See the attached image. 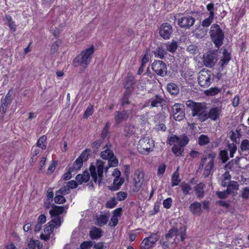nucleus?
Segmentation results:
<instances>
[{
  "label": "nucleus",
  "instance_id": "f257e3e1",
  "mask_svg": "<svg viewBox=\"0 0 249 249\" xmlns=\"http://www.w3.org/2000/svg\"><path fill=\"white\" fill-rule=\"evenodd\" d=\"M108 166L104 167L105 162L101 160H97L96 161L97 171H96V167L93 165H90L89 171L91 176L94 182H98L99 185H101L102 183L103 178V170L105 168V172H107L108 168L110 167H116L118 164V159L114 155L108 159Z\"/></svg>",
  "mask_w": 249,
  "mask_h": 249
},
{
  "label": "nucleus",
  "instance_id": "f03ea898",
  "mask_svg": "<svg viewBox=\"0 0 249 249\" xmlns=\"http://www.w3.org/2000/svg\"><path fill=\"white\" fill-rule=\"evenodd\" d=\"M186 105L191 110L193 117H196L201 122L206 121L207 107L204 103H197L188 100L186 102Z\"/></svg>",
  "mask_w": 249,
  "mask_h": 249
},
{
  "label": "nucleus",
  "instance_id": "7ed1b4c3",
  "mask_svg": "<svg viewBox=\"0 0 249 249\" xmlns=\"http://www.w3.org/2000/svg\"><path fill=\"white\" fill-rule=\"evenodd\" d=\"M94 51L93 45L83 51L74 58L73 62L74 66L77 67L80 65L86 67L90 62Z\"/></svg>",
  "mask_w": 249,
  "mask_h": 249
},
{
  "label": "nucleus",
  "instance_id": "20e7f679",
  "mask_svg": "<svg viewBox=\"0 0 249 249\" xmlns=\"http://www.w3.org/2000/svg\"><path fill=\"white\" fill-rule=\"evenodd\" d=\"M210 37L215 47L219 48L223 44L224 34L220 26L217 24H213L209 32Z\"/></svg>",
  "mask_w": 249,
  "mask_h": 249
},
{
  "label": "nucleus",
  "instance_id": "39448f33",
  "mask_svg": "<svg viewBox=\"0 0 249 249\" xmlns=\"http://www.w3.org/2000/svg\"><path fill=\"white\" fill-rule=\"evenodd\" d=\"M216 154L215 152H210L205 156H203L201 159V162L199 165L198 169L201 170L205 164V162L208 159L210 160L205 165V169L203 172V176L204 177H208L211 174L212 170L214 166V160L216 158Z\"/></svg>",
  "mask_w": 249,
  "mask_h": 249
},
{
  "label": "nucleus",
  "instance_id": "423d86ee",
  "mask_svg": "<svg viewBox=\"0 0 249 249\" xmlns=\"http://www.w3.org/2000/svg\"><path fill=\"white\" fill-rule=\"evenodd\" d=\"M155 146L154 141L149 137H144L140 139L137 144V149L139 153L143 155H148L152 151Z\"/></svg>",
  "mask_w": 249,
  "mask_h": 249
},
{
  "label": "nucleus",
  "instance_id": "0eeeda50",
  "mask_svg": "<svg viewBox=\"0 0 249 249\" xmlns=\"http://www.w3.org/2000/svg\"><path fill=\"white\" fill-rule=\"evenodd\" d=\"M213 80V79L210 71L203 70L199 72L198 82L201 87L204 88L208 87Z\"/></svg>",
  "mask_w": 249,
  "mask_h": 249
},
{
  "label": "nucleus",
  "instance_id": "6e6552de",
  "mask_svg": "<svg viewBox=\"0 0 249 249\" xmlns=\"http://www.w3.org/2000/svg\"><path fill=\"white\" fill-rule=\"evenodd\" d=\"M144 181V173L140 170L135 171L133 178V188L134 192H138L141 188Z\"/></svg>",
  "mask_w": 249,
  "mask_h": 249
},
{
  "label": "nucleus",
  "instance_id": "1a4fd4ad",
  "mask_svg": "<svg viewBox=\"0 0 249 249\" xmlns=\"http://www.w3.org/2000/svg\"><path fill=\"white\" fill-rule=\"evenodd\" d=\"M152 69L159 76L164 77L167 75V66L162 61H155L152 64Z\"/></svg>",
  "mask_w": 249,
  "mask_h": 249
},
{
  "label": "nucleus",
  "instance_id": "9d476101",
  "mask_svg": "<svg viewBox=\"0 0 249 249\" xmlns=\"http://www.w3.org/2000/svg\"><path fill=\"white\" fill-rule=\"evenodd\" d=\"M174 119L177 121H180L185 118V108L183 104L176 103L172 107Z\"/></svg>",
  "mask_w": 249,
  "mask_h": 249
},
{
  "label": "nucleus",
  "instance_id": "9b49d317",
  "mask_svg": "<svg viewBox=\"0 0 249 249\" xmlns=\"http://www.w3.org/2000/svg\"><path fill=\"white\" fill-rule=\"evenodd\" d=\"M217 61V54L215 52H209L204 55V65L208 68H212Z\"/></svg>",
  "mask_w": 249,
  "mask_h": 249
},
{
  "label": "nucleus",
  "instance_id": "f8f14e48",
  "mask_svg": "<svg viewBox=\"0 0 249 249\" xmlns=\"http://www.w3.org/2000/svg\"><path fill=\"white\" fill-rule=\"evenodd\" d=\"M195 22V18L190 16L182 17L178 19V24L182 28L189 29Z\"/></svg>",
  "mask_w": 249,
  "mask_h": 249
},
{
  "label": "nucleus",
  "instance_id": "ddd939ff",
  "mask_svg": "<svg viewBox=\"0 0 249 249\" xmlns=\"http://www.w3.org/2000/svg\"><path fill=\"white\" fill-rule=\"evenodd\" d=\"M136 83V80L135 77L131 73H128L124 83V86L125 89V91L132 93L134 90V86Z\"/></svg>",
  "mask_w": 249,
  "mask_h": 249
},
{
  "label": "nucleus",
  "instance_id": "4468645a",
  "mask_svg": "<svg viewBox=\"0 0 249 249\" xmlns=\"http://www.w3.org/2000/svg\"><path fill=\"white\" fill-rule=\"evenodd\" d=\"M172 32V26L168 23H163L160 26L159 30L160 35L165 39H169Z\"/></svg>",
  "mask_w": 249,
  "mask_h": 249
},
{
  "label": "nucleus",
  "instance_id": "2eb2a0df",
  "mask_svg": "<svg viewBox=\"0 0 249 249\" xmlns=\"http://www.w3.org/2000/svg\"><path fill=\"white\" fill-rule=\"evenodd\" d=\"M150 106L152 107H161L166 105V102L164 97L160 94H156L150 100Z\"/></svg>",
  "mask_w": 249,
  "mask_h": 249
},
{
  "label": "nucleus",
  "instance_id": "dca6fc26",
  "mask_svg": "<svg viewBox=\"0 0 249 249\" xmlns=\"http://www.w3.org/2000/svg\"><path fill=\"white\" fill-rule=\"evenodd\" d=\"M129 117L128 111L126 110L116 111L114 113V118L116 125L120 124L123 122L126 121Z\"/></svg>",
  "mask_w": 249,
  "mask_h": 249
},
{
  "label": "nucleus",
  "instance_id": "f3484780",
  "mask_svg": "<svg viewBox=\"0 0 249 249\" xmlns=\"http://www.w3.org/2000/svg\"><path fill=\"white\" fill-rule=\"evenodd\" d=\"M221 109L220 107H215L210 109L209 112L206 110V120L208 119L215 121L217 120L221 116Z\"/></svg>",
  "mask_w": 249,
  "mask_h": 249
},
{
  "label": "nucleus",
  "instance_id": "a211bd4d",
  "mask_svg": "<svg viewBox=\"0 0 249 249\" xmlns=\"http://www.w3.org/2000/svg\"><path fill=\"white\" fill-rule=\"evenodd\" d=\"M111 145L107 144L103 147V151L100 154V157L104 160H107L114 156L113 151L111 150Z\"/></svg>",
  "mask_w": 249,
  "mask_h": 249
},
{
  "label": "nucleus",
  "instance_id": "6ab92c4d",
  "mask_svg": "<svg viewBox=\"0 0 249 249\" xmlns=\"http://www.w3.org/2000/svg\"><path fill=\"white\" fill-rule=\"evenodd\" d=\"M189 209L194 215L200 216L202 213L201 204L197 201H195L190 204Z\"/></svg>",
  "mask_w": 249,
  "mask_h": 249
},
{
  "label": "nucleus",
  "instance_id": "aec40b11",
  "mask_svg": "<svg viewBox=\"0 0 249 249\" xmlns=\"http://www.w3.org/2000/svg\"><path fill=\"white\" fill-rule=\"evenodd\" d=\"M231 60V54L226 49L223 51V56L221 59L218 62V65L222 68H224L225 65H227Z\"/></svg>",
  "mask_w": 249,
  "mask_h": 249
},
{
  "label": "nucleus",
  "instance_id": "412c9836",
  "mask_svg": "<svg viewBox=\"0 0 249 249\" xmlns=\"http://www.w3.org/2000/svg\"><path fill=\"white\" fill-rule=\"evenodd\" d=\"M152 53L156 57L162 59L166 53V51L164 50L161 45H158L157 48L152 51Z\"/></svg>",
  "mask_w": 249,
  "mask_h": 249
},
{
  "label": "nucleus",
  "instance_id": "4be33fe9",
  "mask_svg": "<svg viewBox=\"0 0 249 249\" xmlns=\"http://www.w3.org/2000/svg\"><path fill=\"white\" fill-rule=\"evenodd\" d=\"M64 206L54 205L53 206V209L50 211L49 213L51 217L59 216L64 212Z\"/></svg>",
  "mask_w": 249,
  "mask_h": 249
},
{
  "label": "nucleus",
  "instance_id": "5701e85b",
  "mask_svg": "<svg viewBox=\"0 0 249 249\" xmlns=\"http://www.w3.org/2000/svg\"><path fill=\"white\" fill-rule=\"evenodd\" d=\"M52 219L48 223L50 224V231L49 232H53L55 227H59L61 223L60 216H53Z\"/></svg>",
  "mask_w": 249,
  "mask_h": 249
},
{
  "label": "nucleus",
  "instance_id": "b1692460",
  "mask_svg": "<svg viewBox=\"0 0 249 249\" xmlns=\"http://www.w3.org/2000/svg\"><path fill=\"white\" fill-rule=\"evenodd\" d=\"M102 230L97 227H93L89 232L90 237L92 239H98L102 236Z\"/></svg>",
  "mask_w": 249,
  "mask_h": 249
},
{
  "label": "nucleus",
  "instance_id": "393cba45",
  "mask_svg": "<svg viewBox=\"0 0 249 249\" xmlns=\"http://www.w3.org/2000/svg\"><path fill=\"white\" fill-rule=\"evenodd\" d=\"M205 186L203 183H199L195 187L194 190L197 197L202 198L204 196V189Z\"/></svg>",
  "mask_w": 249,
  "mask_h": 249
},
{
  "label": "nucleus",
  "instance_id": "a878e982",
  "mask_svg": "<svg viewBox=\"0 0 249 249\" xmlns=\"http://www.w3.org/2000/svg\"><path fill=\"white\" fill-rule=\"evenodd\" d=\"M175 233V236H179L181 241H183L186 237V228L185 227H181L178 229H176Z\"/></svg>",
  "mask_w": 249,
  "mask_h": 249
},
{
  "label": "nucleus",
  "instance_id": "bb28decb",
  "mask_svg": "<svg viewBox=\"0 0 249 249\" xmlns=\"http://www.w3.org/2000/svg\"><path fill=\"white\" fill-rule=\"evenodd\" d=\"M167 91L172 95H176L178 94L179 89L178 86L173 83H170L167 85Z\"/></svg>",
  "mask_w": 249,
  "mask_h": 249
},
{
  "label": "nucleus",
  "instance_id": "cd10ccee",
  "mask_svg": "<svg viewBox=\"0 0 249 249\" xmlns=\"http://www.w3.org/2000/svg\"><path fill=\"white\" fill-rule=\"evenodd\" d=\"M108 220V216L107 214L101 215L96 218V223L99 226L102 227L106 225Z\"/></svg>",
  "mask_w": 249,
  "mask_h": 249
},
{
  "label": "nucleus",
  "instance_id": "c85d7f7f",
  "mask_svg": "<svg viewBox=\"0 0 249 249\" xmlns=\"http://www.w3.org/2000/svg\"><path fill=\"white\" fill-rule=\"evenodd\" d=\"M6 24L8 26L9 28L13 32L16 31L17 29V26L15 22L13 20L11 16L9 15H5V16Z\"/></svg>",
  "mask_w": 249,
  "mask_h": 249
},
{
  "label": "nucleus",
  "instance_id": "c756f323",
  "mask_svg": "<svg viewBox=\"0 0 249 249\" xmlns=\"http://www.w3.org/2000/svg\"><path fill=\"white\" fill-rule=\"evenodd\" d=\"M198 143L200 146H204L210 142V139L207 135L201 134L198 138Z\"/></svg>",
  "mask_w": 249,
  "mask_h": 249
},
{
  "label": "nucleus",
  "instance_id": "7c9ffc66",
  "mask_svg": "<svg viewBox=\"0 0 249 249\" xmlns=\"http://www.w3.org/2000/svg\"><path fill=\"white\" fill-rule=\"evenodd\" d=\"M184 195L186 196L191 194L190 191L192 188L189 183L182 182L180 185Z\"/></svg>",
  "mask_w": 249,
  "mask_h": 249
},
{
  "label": "nucleus",
  "instance_id": "2f4dec72",
  "mask_svg": "<svg viewBox=\"0 0 249 249\" xmlns=\"http://www.w3.org/2000/svg\"><path fill=\"white\" fill-rule=\"evenodd\" d=\"M1 107H0V115L3 117L4 115L7 111V107L11 104L9 102H6L1 99Z\"/></svg>",
  "mask_w": 249,
  "mask_h": 249
},
{
  "label": "nucleus",
  "instance_id": "473e14b6",
  "mask_svg": "<svg viewBox=\"0 0 249 249\" xmlns=\"http://www.w3.org/2000/svg\"><path fill=\"white\" fill-rule=\"evenodd\" d=\"M166 50L171 53H174L177 49V44L175 41L165 44Z\"/></svg>",
  "mask_w": 249,
  "mask_h": 249
},
{
  "label": "nucleus",
  "instance_id": "72a5a7b5",
  "mask_svg": "<svg viewBox=\"0 0 249 249\" xmlns=\"http://www.w3.org/2000/svg\"><path fill=\"white\" fill-rule=\"evenodd\" d=\"M171 180L172 186H177L180 183V179L179 178L178 169L173 174L171 178Z\"/></svg>",
  "mask_w": 249,
  "mask_h": 249
},
{
  "label": "nucleus",
  "instance_id": "f704fd0d",
  "mask_svg": "<svg viewBox=\"0 0 249 249\" xmlns=\"http://www.w3.org/2000/svg\"><path fill=\"white\" fill-rule=\"evenodd\" d=\"M221 89L217 87L211 88L205 91V94L207 96H214L220 92Z\"/></svg>",
  "mask_w": 249,
  "mask_h": 249
},
{
  "label": "nucleus",
  "instance_id": "c9c22d12",
  "mask_svg": "<svg viewBox=\"0 0 249 249\" xmlns=\"http://www.w3.org/2000/svg\"><path fill=\"white\" fill-rule=\"evenodd\" d=\"M172 150L176 156H181L183 152L184 148L179 145L175 144L172 147Z\"/></svg>",
  "mask_w": 249,
  "mask_h": 249
},
{
  "label": "nucleus",
  "instance_id": "e433bc0d",
  "mask_svg": "<svg viewBox=\"0 0 249 249\" xmlns=\"http://www.w3.org/2000/svg\"><path fill=\"white\" fill-rule=\"evenodd\" d=\"M83 164V162L81 159L78 158L74 162L73 165L70 167L74 171H77L80 169Z\"/></svg>",
  "mask_w": 249,
  "mask_h": 249
},
{
  "label": "nucleus",
  "instance_id": "4c0bfd02",
  "mask_svg": "<svg viewBox=\"0 0 249 249\" xmlns=\"http://www.w3.org/2000/svg\"><path fill=\"white\" fill-rule=\"evenodd\" d=\"M239 189V184L236 181H231L227 186V190L229 192L230 194L234 190H238Z\"/></svg>",
  "mask_w": 249,
  "mask_h": 249
},
{
  "label": "nucleus",
  "instance_id": "58836bf2",
  "mask_svg": "<svg viewBox=\"0 0 249 249\" xmlns=\"http://www.w3.org/2000/svg\"><path fill=\"white\" fill-rule=\"evenodd\" d=\"M231 176L230 175L229 172L226 171L223 175V179L221 182V186L224 187L228 186L230 181H231Z\"/></svg>",
  "mask_w": 249,
  "mask_h": 249
},
{
  "label": "nucleus",
  "instance_id": "ea45409f",
  "mask_svg": "<svg viewBox=\"0 0 249 249\" xmlns=\"http://www.w3.org/2000/svg\"><path fill=\"white\" fill-rule=\"evenodd\" d=\"M46 139L47 137L45 135L40 137L37 142V146L42 149H45L46 148Z\"/></svg>",
  "mask_w": 249,
  "mask_h": 249
},
{
  "label": "nucleus",
  "instance_id": "a19ab883",
  "mask_svg": "<svg viewBox=\"0 0 249 249\" xmlns=\"http://www.w3.org/2000/svg\"><path fill=\"white\" fill-rule=\"evenodd\" d=\"M131 93L125 91L124 93L123 96L121 99V104L122 106H124L129 104V98Z\"/></svg>",
  "mask_w": 249,
  "mask_h": 249
},
{
  "label": "nucleus",
  "instance_id": "79ce46f5",
  "mask_svg": "<svg viewBox=\"0 0 249 249\" xmlns=\"http://www.w3.org/2000/svg\"><path fill=\"white\" fill-rule=\"evenodd\" d=\"M189 141V138L185 135L182 136L180 137H179L178 144L180 145L181 147H184L188 143Z\"/></svg>",
  "mask_w": 249,
  "mask_h": 249
},
{
  "label": "nucleus",
  "instance_id": "37998d69",
  "mask_svg": "<svg viewBox=\"0 0 249 249\" xmlns=\"http://www.w3.org/2000/svg\"><path fill=\"white\" fill-rule=\"evenodd\" d=\"M160 236L158 233H152L150 235L146 238H148L149 242L154 245L159 239Z\"/></svg>",
  "mask_w": 249,
  "mask_h": 249
},
{
  "label": "nucleus",
  "instance_id": "c03bdc74",
  "mask_svg": "<svg viewBox=\"0 0 249 249\" xmlns=\"http://www.w3.org/2000/svg\"><path fill=\"white\" fill-rule=\"evenodd\" d=\"M90 152V150L87 149L85 150L80 155V156L78 157L82 160L83 162L86 161L88 159L89 157V156Z\"/></svg>",
  "mask_w": 249,
  "mask_h": 249
},
{
  "label": "nucleus",
  "instance_id": "a18cd8bd",
  "mask_svg": "<svg viewBox=\"0 0 249 249\" xmlns=\"http://www.w3.org/2000/svg\"><path fill=\"white\" fill-rule=\"evenodd\" d=\"M153 246V245L149 242L146 237L143 240L141 244V247L142 249H149Z\"/></svg>",
  "mask_w": 249,
  "mask_h": 249
},
{
  "label": "nucleus",
  "instance_id": "49530a36",
  "mask_svg": "<svg viewBox=\"0 0 249 249\" xmlns=\"http://www.w3.org/2000/svg\"><path fill=\"white\" fill-rule=\"evenodd\" d=\"M110 127V124L109 122H107L105 124V127L103 128L102 133L101 134V136L103 140H104L105 138L107 137V135L109 134V128Z\"/></svg>",
  "mask_w": 249,
  "mask_h": 249
},
{
  "label": "nucleus",
  "instance_id": "de8ad7c7",
  "mask_svg": "<svg viewBox=\"0 0 249 249\" xmlns=\"http://www.w3.org/2000/svg\"><path fill=\"white\" fill-rule=\"evenodd\" d=\"M55 203L57 204H63L66 202L65 198L61 195L55 192V196L54 198Z\"/></svg>",
  "mask_w": 249,
  "mask_h": 249
},
{
  "label": "nucleus",
  "instance_id": "09e8293b",
  "mask_svg": "<svg viewBox=\"0 0 249 249\" xmlns=\"http://www.w3.org/2000/svg\"><path fill=\"white\" fill-rule=\"evenodd\" d=\"M241 196L244 199L249 198V187H246L242 188L241 191Z\"/></svg>",
  "mask_w": 249,
  "mask_h": 249
},
{
  "label": "nucleus",
  "instance_id": "8fccbe9b",
  "mask_svg": "<svg viewBox=\"0 0 249 249\" xmlns=\"http://www.w3.org/2000/svg\"><path fill=\"white\" fill-rule=\"evenodd\" d=\"M213 18L209 16L208 18L203 20L201 24L202 26L204 27H209L213 22Z\"/></svg>",
  "mask_w": 249,
  "mask_h": 249
},
{
  "label": "nucleus",
  "instance_id": "3c124183",
  "mask_svg": "<svg viewBox=\"0 0 249 249\" xmlns=\"http://www.w3.org/2000/svg\"><path fill=\"white\" fill-rule=\"evenodd\" d=\"M93 112V106L89 105L87 108L86 109L84 114L83 115V117L84 118H87L89 117V116L91 115Z\"/></svg>",
  "mask_w": 249,
  "mask_h": 249
},
{
  "label": "nucleus",
  "instance_id": "603ef678",
  "mask_svg": "<svg viewBox=\"0 0 249 249\" xmlns=\"http://www.w3.org/2000/svg\"><path fill=\"white\" fill-rule=\"evenodd\" d=\"M241 150L242 151H246L249 150V140L245 139L242 142L240 146Z\"/></svg>",
  "mask_w": 249,
  "mask_h": 249
},
{
  "label": "nucleus",
  "instance_id": "864d4df0",
  "mask_svg": "<svg viewBox=\"0 0 249 249\" xmlns=\"http://www.w3.org/2000/svg\"><path fill=\"white\" fill-rule=\"evenodd\" d=\"M103 140H98L92 143V148L95 153H96L100 147L101 143H102Z\"/></svg>",
  "mask_w": 249,
  "mask_h": 249
},
{
  "label": "nucleus",
  "instance_id": "5fc2aeb1",
  "mask_svg": "<svg viewBox=\"0 0 249 249\" xmlns=\"http://www.w3.org/2000/svg\"><path fill=\"white\" fill-rule=\"evenodd\" d=\"M61 45V41L57 40L54 42L52 45L51 48V52L52 53H54L58 50L59 46Z\"/></svg>",
  "mask_w": 249,
  "mask_h": 249
},
{
  "label": "nucleus",
  "instance_id": "6e6d98bb",
  "mask_svg": "<svg viewBox=\"0 0 249 249\" xmlns=\"http://www.w3.org/2000/svg\"><path fill=\"white\" fill-rule=\"evenodd\" d=\"M93 243L91 241L83 242L80 245L82 249H90L93 246Z\"/></svg>",
  "mask_w": 249,
  "mask_h": 249
},
{
  "label": "nucleus",
  "instance_id": "4d7b16f0",
  "mask_svg": "<svg viewBox=\"0 0 249 249\" xmlns=\"http://www.w3.org/2000/svg\"><path fill=\"white\" fill-rule=\"evenodd\" d=\"M117 204V201L114 198H111L107 201L106 203V207L108 208H113Z\"/></svg>",
  "mask_w": 249,
  "mask_h": 249
},
{
  "label": "nucleus",
  "instance_id": "13d9d810",
  "mask_svg": "<svg viewBox=\"0 0 249 249\" xmlns=\"http://www.w3.org/2000/svg\"><path fill=\"white\" fill-rule=\"evenodd\" d=\"M74 171L70 167H69L68 169L67 172L64 174L63 175V179L64 180H68L71 178V173L74 172Z\"/></svg>",
  "mask_w": 249,
  "mask_h": 249
},
{
  "label": "nucleus",
  "instance_id": "bf43d9fd",
  "mask_svg": "<svg viewBox=\"0 0 249 249\" xmlns=\"http://www.w3.org/2000/svg\"><path fill=\"white\" fill-rule=\"evenodd\" d=\"M172 203V199L171 197L167 198L163 200V205L166 209H169Z\"/></svg>",
  "mask_w": 249,
  "mask_h": 249
},
{
  "label": "nucleus",
  "instance_id": "052dcab7",
  "mask_svg": "<svg viewBox=\"0 0 249 249\" xmlns=\"http://www.w3.org/2000/svg\"><path fill=\"white\" fill-rule=\"evenodd\" d=\"M220 156L223 163H225L229 159L227 156V152L226 150H221L220 152Z\"/></svg>",
  "mask_w": 249,
  "mask_h": 249
},
{
  "label": "nucleus",
  "instance_id": "680f3d73",
  "mask_svg": "<svg viewBox=\"0 0 249 249\" xmlns=\"http://www.w3.org/2000/svg\"><path fill=\"white\" fill-rule=\"evenodd\" d=\"M216 194L219 198L224 199L226 198L230 194L229 192H228V191L226 189V190L222 192H218Z\"/></svg>",
  "mask_w": 249,
  "mask_h": 249
},
{
  "label": "nucleus",
  "instance_id": "e2e57ef3",
  "mask_svg": "<svg viewBox=\"0 0 249 249\" xmlns=\"http://www.w3.org/2000/svg\"><path fill=\"white\" fill-rule=\"evenodd\" d=\"M206 8H207V10L210 12L209 16L214 17V12H213V11L214 10V4L213 3H210L208 4V5H207Z\"/></svg>",
  "mask_w": 249,
  "mask_h": 249
},
{
  "label": "nucleus",
  "instance_id": "0e129e2a",
  "mask_svg": "<svg viewBox=\"0 0 249 249\" xmlns=\"http://www.w3.org/2000/svg\"><path fill=\"white\" fill-rule=\"evenodd\" d=\"M237 149L236 145L232 143L229 145V150L230 151V156L231 158L233 157V154L235 152Z\"/></svg>",
  "mask_w": 249,
  "mask_h": 249
},
{
  "label": "nucleus",
  "instance_id": "69168bd1",
  "mask_svg": "<svg viewBox=\"0 0 249 249\" xmlns=\"http://www.w3.org/2000/svg\"><path fill=\"white\" fill-rule=\"evenodd\" d=\"M57 194L61 195L62 196L68 194L70 193V189L68 188L66 186L64 187H62L59 190L56 192Z\"/></svg>",
  "mask_w": 249,
  "mask_h": 249
},
{
  "label": "nucleus",
  "instance_id": "338daca9",
  "mask_svg": "<svg viewBox=\"0 0 249 249\" xmlns=\"http://www.w3.org/2000/svg\"><path fill=\"white\" fill-rule=\"evenodd\" d=\"M56 166V162L54 160H53L52 163L49 166L47 170V174L51 175L54 171Z\"/></svg>",
  "mask_w": 249,
  "mask_h": 249
},
{
  "label": "nucleus",
  "instance_id": "774afa93",
  "mask_svg": "<svg viewBox=\"0 0 249 249\" xmlns=\"http://www.w3.org/2000/svg\"><path fill=\"white\" fill-rule=\"evenodd\" d=\"M127 197V194L124 192H119L117 194V199L119 201L124 200Z\"/></svg>",
  "mask_w": 249,
  "mask_h": 249
}]
</instances>
